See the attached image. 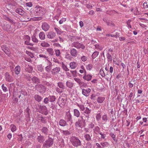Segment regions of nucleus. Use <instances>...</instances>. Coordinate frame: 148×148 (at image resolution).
<instances>
[{
	"mask_svg": "<svg viewBox=\"0 0 148 148\" xmlns=\"http://www.w3.org/2000/svg\"><path fill=\"white\" fill-rule=\"evenodd\" d=\"M77 106L82 111L84 110L85 108L83 105L79 104L78 103H77Z\"/></svg>",
	"mask_w": 148,
	"mask_h": 148,
	"instance_id": "49",
	"label": "nucleus"
},
{
	"mask_svg": "<svg viewBox=\"0 0 148 148\" xmlns=\"http://www.w3.org/2000/svg\"><path fill=\"white\" fill-rule=\"evenodd\" d=\"M93 130L96 134H98L101 132L100 131V128L98 126L95 127L93 129Z\"/></svg>",
	"mask_w": 148,
	"mask_h": 148,
	"instance_id": "31",
	"label": "nucleus"
},
{
	"mask_svg": "<svg viewBox=\"0 0 148 148\" xmlns=\"http://www.w3.org/2000/svg\"><path fill=\"white\" fill-rule=\"evenodd\" d=\"M112 53H109V52L107 53L106 55L107 57L108 60L110 61H112V58L111 55Z\"/></svg>",
	"mask_w": 148,
	"mask_h": 148,
	"instance_id": "45",
	"label": "nucleus"
},
{
	"mask_svg": "<svg viewBox=\"0 0 148 148\" xmlns=\"http://www.w3.org/2000/svg\"><path fill=\"white\" fill-rule=\"evenodd\" d=\"M99 52L97 51H95L92 54V55L91 57L93 59L97 57V56L99 54Z\"/></svg>",
	"mask_w": 148,
	"mask_h": 148,
	"instance_id": "46",
	"label": "nucleus"
},
{
	"mask_svg": "<svg viewBox=\"0 0 148 148\" xmlns=\"http://www.w3.org/2000/svg\"><path fill=\"white\" fill-rule=\"evenodd\" d=\"M72 116L70 111H68L66 112L64 118L67 121L70 122L72 123Z\"/></svg>",
	"mask_w": 148,
	"mask_h": 148,
	"instance_id": "8",
	"label": "nucleus"
},
{
	"mask_svg": "<svg viewBox=\"0 0 148 148\" xmlns=\"http://www.w3.org/2000/svg\"><path fill=\"white\" fill-rule=\"evenodd\" d=\"M48 65L45 67V70L48 72H49L51 69V66L52 65L51 62L48 59H46Z\"/></svg>",
	"mask_w": 148,
	"mask_h": 148,
	"instance_id": "16",
	"label": "nucleus"
},
{
	"mask_svg": "<svg viewBox=\"0 0 148 148\" xmlns=\"http://www.w3.org/2000/svg\"><path fill=\"white\" fill-rule=\"evenodd\" d=\"M50 28V26L46 22L43 23L42 25V28L43 30L45 32L49 30Z\"/></svg>",
	"mask_w": 148,
	"mask_h": 148,
	"instance_id": "11",
	"label": "nucleus"
},
{
	"mask_svg": "<svg viewBox=\"0 0 148 148\" xmlns=\"http://www.w3.org/2000/svg\"><path fill=\"white\" fill-rule=\"evenodd\" d=\"M5 19L9 21L10 23H12V24H15V23H14V20L12 19H10L8 17L6 16L5 18Z\"/></svg>",
	"mask_w": 148,
	"mask_h": 148,
	"instance_id": "53",
	"label": "nucleus"
},
{
	"mask_svg": "<svg viewBox=\"0 0 148 148\" xmlns=\"http://www.w3.org/2000/svg\"><path fill=\"white\" fill-rule=\"evenodd\" d=\"M47 51L51 55H53L54 52L53 49L52 48H47L46 49Z\"/></svg>",
	"mask_w": 148,
	"mask_h": 148,
	"instance_id": "41",
	"label": "nucleus"
},
{
	"mask_svg": "<svg viewBox=\"0 0 148 148\" xmlns=\"http://www.w3.org/2000/svg\"><path fill=\"white\" fill-rule=\"evenodd\" d=\"M69 65L70 67L73 69H75L77 66L76 63L74 62H71Z\"/></svg>",
	"mask_w": 148,
	"mask_h": 148,
	"instance_id": "38",
	"label": "nucleus"
},
{
	"mask_svg": "<svg viewBox=\"0 0 148 148\" xmlns=\"http://www.w3.org/2000/svg\"><path fill=\"white\" fill-rule=\"evenodd\" d=\"M5 79L8 82H12L13 81V79L12 77L8 73H6L5 74Z\"/></svg>",
	"mask_w": 148,
	"mask_h": 148,
	"instance_id": "14",
	"label": "nucleus"
},
{
	"mask_svg": "<svg viewBox=\"0 0 148 148\" xmlns=\"http://www.w3.org/2000/svg\"><path fill=\"white\" fill-rule=\"evenodd\" d=\"M33 18H30V20H31L32 21H40L42 19V17H36V16H35Z\"/></svg>",
	"mask_w": 148,
	"mask_h": 148,
	"instance_id": "42",
	"label": "nucleus"
},
{
	"mask_svg": "<svg viewBox=\"0 0 148 148\" xmlns=\"http://www.w3.org/2000/svg\"><path fill=\"white\" fill-rule=\"evenodd\" d=\"M32 40L33 42L35 43H38L39 40L36 37L35 35H33L32 37Z\"/></svg>",
	"mask_w": 148,
	"mask_h": 148,
	"instance_id": "40",
	"label": "nucleus"
},
{
	"mask_svg": "<svg viewBox=\"0 0 148 148\" xmlns=\"http://www.w3.org/2000/svg\"><path fill=\"white\" fill-rule=\"evenodd\" d=\"M59 124L62 126H65L67 125L66 121L63 119H60L59 122Z\"/></svg>",
	"mask_w": 148,
	"mask_h": 148,
	"instance_id": "26",
	"label": "nucleus"
},
{
	"mask_svg": "<svg viewBox=\"0 0 148 148\" xmlns=\"http://www.w3.org/2000/svg\"><path fill=\"white\" fill-rule=\"evenodd\" d=\"M11 127V130L12 132H14L16 130V127L13 124H12L10 126Z\"/></svg>",
	"mask_w": 148,
	"mask_h": 148,
	"instance_id": "52",
	"label": "nucleus"
},
{
	"mask_svg": "<svg viewBox=\"0 0 148 148\" xmlns=\"http://www.w3.org/2000/svg\"><path fill=\"white\" fill-rule=\"evenodd\" d=\"M66 85L67 87L71 89L73 86V84L71 81H67L66 82Z\"/></svg>",
	"mask_w": 148,
	"mask_h": 148,
	"instance_id": "27",
	"label": "nucleus"
},
{
	"mask_svg": "<svg viewBox=\"0 0 148 148\" xmlns=\"http://www.w3.org/2000/svg\"><path fill=\"white\" fill-rule=\"evenodd\" d=\"M14 71L16 74H18L21 71V67L20 66L18 65L16 66L14 69Z\"/></svg>",
	"mask_w": 148,
	"mask_h": 148,
	"instance_id": "29",
	"label": "nucleus"
},
{
	"mask_svg": "<svg viewBox=\"0 0 148 148\" xmlns=\"http://www.w3.org/2000/svg\"><path fill=\"white\" fill-rule=\"evenodd\" d=\"M108 69V67H107V66H106L105 68V70L107 71V75L108 76L107 77L108 80V79H110L112 77V75L111 74H110L109 73Z\"/></svg>",
	"mask_w": 148,
	"mask_h": 148,
	"instance_id": "35",
	"label": "nucleus"
},
{
	"mask_svg": "<svg viewBox=\"0 0 148 148\" xmlns=\"http://www.w3.org/2000/svg\"><path fill=\"white\" fill-rule=\"evenodd\" d=\"M131 22V20H129L127 22V25L128 27L130 28H132V27L130 24Z\"/></svg>",
	"mask_w": 148,
	"mask_h": 148,
	"instance_id": "64",
	"label": "nucleus"
},
{
	"mask_svg": "<svg viewBox=\"0 0 148 148\" xmlns=\"http://www.w3.org/2000/svg\"><path fill=\"white\" fill-rule=\"evenodd\" d=\"M25 42V44L27 45L33 46L34 44L30 42V38L28 35L25 36L24 38Z\"/></svg>",
	"mask_w": 148,
	"mask_h": 148,
	"instance_id": "9",
	"label": "nucleus"
},
{
	"mask_svg": "<svg viewBox=\"0 0 148 148\" xmlns=\"http://www.w3.org/2000/svg\"><path fill=\"white\" fill-rule=\"evenodd\" d=\"M16 12L18 13L19 14L23 15L25 13L24 11L21 8H17L16 10Z\"/></svg>",
	"mask_w": 148,
	"mask_h": 148,
	"instance_id": "30",
	"label": "nucleus"
},
{
	"mask_svg": "<svg viewBox=\"0 0 148 148\" xmlns=\"http://www.w3.org/2000/svg\"><path fill=\"white\" fill-rule=\"evenodd\" d=\"M86 120L82 116H80L78 119L77 121L75 122V125L77 128H82L84 127L86 125Z\"/></svg>",
	"mask_w": 148,
	"mask_h": 148,
	"instance_id": "1",
	"label": "nucleus"
},
{
	"mask_svg": "<svg viewBox=\"0 0 148 148\" xmlns=\"http://www.w3.org/2000/svg\"><path fill=\"white\" fill-rule=\"evenodd\" d=\"M74 115L76 117H78L80 116V113L79 111L77 109H74L73 110Z\"/></svg>",
	"mask_w": 148,
	"mask_h": 148,
	"instance_id": "25",
	"label": "nucleus"
},
{
	"mask_svg": "<svg viewBox=\"0 0 148 148\" xmlns=\"http://www.w3.org/2000/svg\"><path fill=\"white\" fill-rule=\"evenodd\" d=\"M37 70L41 72L43 70V67L41 64L38 65L37 66Z\"/></svg>",
	"mask_w": 148,
	"mask_h": 148,
	"instance_id": "51",
	"label": "nucleus"
},
{
	"mask_svg": "<svg viewBox=\"0 0 148 148\" xmlns=\"http://www.w3.org/2000/svg\"><path fill=\"white\" fill-rule=\"evenodd\" d=\"M66 101L62 98L60 97L58 100V103L61 107H63L65 104Z\"/></svg>",
	"mask_w": 148,
	"mask_h": 148,
	"instance_id": "10",
	"label": "nucleus"
},
{
	"mask_svg": "<svg viewBox=\"0 0 148 148\" xmlns=\"http://www.w3.org/2000/svg\"><path fill=\"white\" fill-rule=\"evenodd\" d=\"M60 131L61 133L65 135H68L70 134L69 132L67 130L64 131L60 130Z\"/></svg>",
	"mask_w": 148,
	"mask_h": 148,
	"instance_id": "48",
	"label": "nucleus"
},
{
	"mask_svg": "<svg viewBox=\"0 0 148 148\" xmlns=\"http://www.w3.org/2000/svg\"><path fill=\"white\" fill-rule=\"evenodd\" d=\"M70 53L71 55L73 57H76L77 55V50L74 48H72L70 49Z\"/></svg>",
	"mask_w": 148,
	"mask_h": 148,
	"instance_id": "18",
	"label": "nucleus"
},
{
	"mask_svg": "<svg viewBox=\"0 0 148 148\" xmlns=\"http://www.w3.org/2000/svg\"><path fill=\"white\" fill-rule=\"evenodd\" d=\"M72 47H74L77 49L81 48L82 49H84L85 47L83 44H80L78 42H73L71 45Z\"/></svg>",
	"mask_w": 148,
	"mask_h": 148,
	"instance_id": "5",
	"label": "nucleus"
},
{
	"mask_svg": "<svg viewBox=\"0 0 148 148\" xmlns=\"http://www.w3.org/2000/svg\"><path fill=\"white\" fill-rule=\"evenodd\" d=\"M56 36V33L52 31L48 32L47 35V37L49 39H53Z\"/></svg>",
	"mask_w": 148,
	"mask_h": 148,
	"instance_id": "12",
	"label": "nucleus"
},
{
	"mask_svg": "<svg viewBox=\"0 0 148 148\" xmlns=\"http://www.w3.org/2000/svg\"><path fill=\"white\" fill-rule=\"evenodd\" d=\"M44 136L42 135H40L38 136L37 138V140L39 143H42L45 140Z\"/></svg>",
	"mask_w": 148,
	"mask_h": 148,
	"instance_id": "23",
	"label": "nucleus"
},
{
	"mask_svg": "<svg viewBox=\"0 0 148 148\" xmlns=\"http://www.w3.org/2000/svg\"><path fill=\"white\" fill-rule=\"evenodd\" d=\"M90 91L91 90L89 88L87 89H82V93L84 96L88 97L89 95Z\"/></svg>",
	"mask_w": 148,
	"mask_h": 148,
	"instance_id": "13",
	"label": "nucleus"
},
{
	"mask_svg": "<svg viewBox=\"0 0 148 148\" xmlns=\"http://www.w3.org/2000/svg\"><path fill=\"white\" fill-rule=\"evenodd\" d=\"M110 135L114 141L115 142L117 141V140L116 139L115 136L114 134L111 133L110 134Z\"/></svg>",
	"mask_w": 148,
	"mask_h": 148,
	"instance_id": "63",
	"label": "nucleus"
},
{
	"mask_svg": "<svg viewBox=\"0 0 148 148\" xmlns=\"http://www.w3.org/2000/svg\"><path fill=\"white\" fill-rule=\"evenodd\" d=\"M101 145L103 147H108L109 145V144L107 142H103L101 143Z\"/></svg>",
	"mask_w": 148,
	"mask_h": 148,
	"instance_id": "47",
	"label": "nucleus"
},
{
	"mask_svg": "<svg viewBox=\"0 0 148 148\" xmlns=\"http://www.w3.org/2000/svg\"><path fill=\"white\" fill-rule=\"evenodd\" d=\"M62 66L63 69L65 71H67L69 70V69L68 68L67 66L63 63H62Z\"/></svg>",
	"mask_w": 148,
	"mask_h": 148,
	"instance_id": "50",
	"label": "nucleus"
},
{
	"mask_svg": "<svg viewBox=\"0 0 148 148\" xmlns=\"http://www.w3.org/2000/svg\"><path fill=\"white\" fill-rule=\"evenodd\" d=\"M37 119L38 120H40L42 123H45L47 122L44 119L42 115H38L37 116Z\"/></svg>",
	"mask_w": 148,
	"mask_h": 148,
	"instance_id": "22",
	"label": "nucleus"
},
{
	"mask_svg": "<svg viewBox=\"0 0 148 148\" xmlns=\"http://www.w3.org/2000/svg\"><path fill=\"white\" fill-rule=\"evenodd\" d=\"M39 37L41 40H44L46 38L44 32H40L39 34Z\"/></svg>",
	"mask_w": 148,
	"mask_h": 148,
	"instance_id": "21",
	"label": "nucleus"
},
{
	"mask_svg": "<svg viewBox=\"0 0 148 148\" xmlns=\"http://www.w3.org/2000/svg\"><path fill=\"white\" fill-rule=\"evenodd\" d=\"M101 116L100 113L98 114H97L96 116V120L97 121H99L101 119Z\"/></svg>",
	"mask_w": 148,
	"mask_h": 148,
	"instance_id": "61",
	"label": "nucleus"
},
{
	"mask_svg": "<svg viewBox=\"0 0 148 148\" xmlns=\"http://www.w3.org/2000/svg\"><path fill=\"white\" fill-rule=\"evenodd\" d=\"M60 71V68L59 67H56L53 69L51 70V72L52 74L55 75L58 73Z\"/></svg>",
	"mask_w": 148,
	"mask_h": 148,
	"instance_id": "19",
	"label": "nucleus"
},
{
	"mask_svg": "<svg viewBox=\"0 0 148 148\" xmlns=\"http://www.w3.org/2000/svg\"><path fill=\"white\" fill-rule=\"evenodd\" d=\"M2 89L4 92H6L8 91V89L6 87L4 86V84H3L1 86Z\"/></svg>",
	"mask_w": 148,
	"mask_h": 148,
	"instance_id": "58",
	"label": "nucleus"
},
{
	"mask_svg": "<svg viewBox=\"0 0 148 148\" xmlns=\"http://www.w3.org/2000/svg\"><path fill=\"white\" fill-rule=\"evenodd\" d=\"M2 50L8 56H9L11 54L10 50L8 47L6 45H2L1 46Z\"/></svg>",
	"mask_w": 148,
	"mask_h": 148,
	"instance_id": "7",
	"label": "nucleus"
},
{
	"mask_svg": "<svg viewBox=\"0 0 148 148\" xmlns=\"http://www.w3.org/2000/svg\"><path fill=\"white\" fill-rule=\"evenodd\" d=\"M40 130L42 133L45 135H47L49 131L48 128L45 127H43Z\"/></svg>",
	"mask_w": 148,
	"mask_h": 148,
	"instance_id": "20",
	"label": "nucleus"
},
{
	"mask_svg": "<svg viewBox=\"0 0 148 148\" xmlns=\"http://www.w3.org/2000/svg\"><path fill=\"white\" fill-rule=\"evenodd\" d=\"M25 76V77L28 80V81H30V78H31V77L30 76V75H29L28 74H27L24 75Z\"/></svg>",
	"mask_w": 148,
	"mask_h": 148,
	"instance_id": "57",
	"label": "nucleus"
},
{
	"mask_svg": "<svg viewBox=\"0 0 148 148\" xmlns=\"http://www.w3.org/2000/svg\"><path fill=\"white\" fill-rule=\"evenodd\" d=\"M35 88L37 90L41 93H44L46 91L45 87L41 84L36 85L35 86Z\"/></svg>",
	"mask_w": 148,
	"mask_h": 148,
	"instance_id": "6",
	"label": "nucleus"
},
{
	"mask_svg": "<svg viewBox=\"0 0 148 148\" xmlns=\"http://www.w3.org/2000/svg\"><path fill=\"white\" fill-rule=\"evenodd\" d=\"M31 79L32 82L36 84H38L40 83V79L36 77H34L32 78Z\"/></svg>",
	"mask_w": 148,
	"mask_h": 148,
	"instance_id": "24",
	"label": "nucleus"
},
{
	"mask_svg": "<svg viewBox=\"0 0 148 148\" xmlns=\"http://www.w3.org/2000/svg\"><path fill=\"white\" fill-rule=\"evenodd\" d=\"M99 134L101 135V139H105V138L106 136V135L105 134H104L103 133L100 132L99 133Z\"/></svg>",
	"mask_w": 148,
	"mask_h": 148,
	"instance_id": "56",
	"label": "nucleus"
},
{
	"mask_svg": "<svg viewBox=\"0 0 148 148\" xmlns=\"http://www.w3.org/2000/svg\"><path fill=\"white\" fill-rule=\"evenodd\" d=\"M102 120L105 122H107L108 121H109V117L107 114H105L103 115L102 117Z\"/></svg>",
	"mask_w": 148,
	"mask_h": 148,
	"instance_id": "34",
	"label": "nucleus"
},
{
	"mask_svg": "<svg viewBox=\"0 0 148 148\" xmlns=\"http://www.w3.org/2000/svg\"><path fill=\"white\" fill-rule=\"evenodd\" d=\"M70 141L72 145L77 147L81 145L82 144L79 138L75 136H72L70 138Z\"/></svg>",
	"mask_w": 148,
	"mask_h": 148,
	"instance_id": "2",
	"label": "nucleus"
},
{
	"mask_svg": "<svg viewBox=\"0 0 148 148\" xmlns=\"http://www.w3.org/2000/svg\"><path fill=\"white\" fill-rule=\"evenodd\" d=\"M40 108L42 112L45 115H46L47 113V108L45 106H40Z\"/></svg>",
	"mask_w": 148,
	"mask_h": 148,
	"instance_id": "17",
	"label": "nucleus"
},
{
	"mask_svg": "<svg viewBox=\"0 0 148 148\" xmlns=\"http://www.w3.org/2000/svg\"><path fill=\"white\" fill-rule=\"evenodd\" d=\"M92 66L91 64H89L86 66V69L88 70H91L92 68Z\"/></svg>",
	"mask_w": 148,
	"mask_h": 148,
	"instance_id": "55",
	"label": "nucleus"
},
{
	"mask_svg": "<svg viewBox=\"0 0 148 148\" xmlns=\"http://www.w3.org/2000/svg\"><path fill=\"white\" fill-rule=\"evenodd\" d=\"M53 143V141L51 138H49L44 143L43 147L44 148H49L51 147Z\"/></svg>",
	"mask_w": 148,
	"mask_h": 148,
	"instance_id": "4",
	"label": "nucleus"
},
{
	"mask_svg": "<svg viewBox=\"0 0 148 148\" xmlns=\"http://www.w3.org/2000/svg\"><path fill=\"white\" fill-rule=\"evenodd\" d=\"M84 137L87 141H90L91 140V138L89 134H84Z\"/></svg>",
	"mask_w": 148,
	"mask_h": 148,
	"instance_id": "44",
	"label": "nucleus"
},
{
	"mask_svg": "<svg viewBox=\"0 0 148 148\" xmlns=\"http://www.w3.org/2000/svg\"><path fill=\"white\" fill-rule=\"evenodd\" d=\"M58 86L60 88L62 89H64L66 88L65 86L64 83L62 82H59L58 83Z\"/></svg>",
	"mask_w": 148,
	"mask_h": 148,
	"instance_id": "37",
	"label": "nucleus"
},
{
	"mask_svg": "<svg viewBox=\"0 0 148 148\" xmlns=\"http://www.w3.org/2000/svg\"><path fill=\"white\" fill-rule=\"evenodd\" d=\"M35 12L34 15V16H42L45 13L44 9L41 7L37 6L36 7Z\"/></svg>",
	"mask_w": 148,
	"mask_h": 148,
	"instance_id": "3",
	"label": "nucleus"
},
{
	"mask_svg": "<svg viewBox=\"0 0 148 148\" xmlns=\"http://www.w3.org/2000/svg\"><path fill=\"white\" fill-rule=\"evenodd\" d=\"M100 73L102 77H104L107 75V73H106L104 71L103 69H101L100 70Z\"/></svg>",
	"mask_w": 148,
	"mask_h": 148,
	"instance_id": "43",
	"label": "nucleus"
},
{
	"mask_svg": "<svg viewBox=\"0 0 148 148\" xmlns=\"http://www.w3.org/2000/svg\"><path fill=\"white\" fill-rule=\"evenodd\" d=\"M34 97V99L38 102L40 101L42 99V97L38 95H35Z\"/></svg>",
	"mask_w": 148,
	"mask_h": 148,
	"instance_id": "28",
	"label": "nucleus"
},
{
	"mask_svg": "<svg viewBox=\"0 0 148 148\" xmlns=\"http://www.w3.org/2000/svg\"><path fill=\"white\" fill-rule=\"evenodd\" d=\"M56 55L57 57H60V51L59 50H56L55 51Z\"/></svg>",
	"mask_w": 148,
	"mask_h": 148,
	"instance_id": "60",
	"label": "nucleus"
},
{
	"mask_svg": "<svg viewBox=\"0 0 148 148\" xmlns=\"http://www.w3.org/2000/svg\"><path fill=\"white\" fill-rule=\"evenodd\" d=\"M84 110L85 111H84V113L88 115H87L86 116V117L88 118H89V116L88 115V114L90 112V110L88 108H85V110Z\"/></svg>",
	"mask_w": 148,
	"mask_h": 148,
	"instance_id": "33",
	"label": "nucleus"
},
{
	"mask_svg": "<svg viewBox=\"0 0 148 148\" xmlns=\"http://www.w3.org/2000/svg\"><path fill=\"white\" fill-rule=\"evenodd\" d=\"M54 29L58 34H60L61 33V31L59 29L55 27L54 28Z\"/></svg>",
	"mask_w": 148,
	"mask_h": 148,
	"instance_id": "62",
	"label": "nucleus"
},
{
	"mask_svg": "<svg viewBox=\"0 0 148 148\" xmlns=\"http://www.w3.org/2000/svg\"><path fill=\"white\" fill-rule=\"evenodd\" d=\"M40 45L42 47H48L50 46L49 44L45 41H42L40 44Z\"/></svg>",
	"mask_w": 148,
	"mask_h": 148,
	"instance_id": "36",
	"label": "nucleus"
},
{
	"mask_svg": "<svg viewBox=\"0 0 148 148\" xmlns=\"http://www.w3.org/2000/svg\"><path fill=\"white\" fill-rule=\"evenodd\" d=\"M107 24L108 25L112 27H114V24L112 21H109V22H108Z\"/></svg>",
	"mask_w": 148,
	"mask_h": 148,
	"instance_id": "59",
	"label": "nucleus"
},
{
	"mask_svg": "<svg viewBox=\"0 0 148 148\" xmlns=\"http://www.w3.org/2000/svg\"><path fill=\"white\" fill-rule=\"evenodd\" d=\"M85 74L83 76V79L89 81L91 80L92 76L91 75L89 74H86V71L85 70H84Z\"/></svg>",
	"mask_w": 148,
	"mask_h": 148,
	"instance_id": "15",
	"label": "nucleus"
},
{
	"mask_svg": "<svg viewBox=\"0 0 148 148\" xmlns=\"http://www.w3.org/2000/svg\"><path fill=\"white\" fill-rule=\"evenodd\" d=\"M92 148V144L91 143H90L89 142L87 143L86 145V148Z\"/></svg>",
	"mask_w": 148,
	"mask_h": 148,
	"instance_id": "54",
	"label": "nucleus"
},
{
	"mask_svg": "<svg viewBox=\"0 0 148 148\" xmlns=\"http://www.w3.org/2000/svg\"><path fill=\"white\" fill-rule=\"evenodd\" d=\"M49 100L51 102H54L55 101L56 98L54 96H49L48 97Z\"/></svg>",
	"mask_w": 148,
	"mask_h": 148,
	"instance_id": "39",
	"label": "nucleus"
},
{
	"mask_svg": "<svg viewBox=\"0 0 148 148\" xmlns=\"http://www.w3.org/2000/svg\"><path fill=\"white\" fill-rule=\"evenodd\" d=\"M105 99V97L99 96L97 98V102L98 103H101L103 102Z\"/></svg>",
	"mask_w": 148,
	"mask_h": 148,
	"instance_id": "32",
	"label": "nucleus"
}]
</instances>
